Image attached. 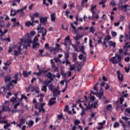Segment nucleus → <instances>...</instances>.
Wrapping results in <instances>:
<instances>
[{"label":"nucleus","instance_id":"obj_29","mask_svg":"<svg viewBox=\"0 0 130 130\" xmlns=\"http://www.w3.org/2000/svg\"><path fill=\"white\" fill-rule=\"evenodd\" d=\"M53 97H57V94L56 93V92H57V89L54 88L53 90Z\"/></svg>","mask_w":130,"mask_h":130},{"label":"nucleus","instance_id":"obj_15","mask_svg":"<svg viewBox=\"0 0 130 130\" xmlns=\"http://www.w3.org/2000/svg\"><path fill=\"white\" fill-rule=\"evenodd\" d=\"M56 103V102L55 101H53L50 99L49 101L48 105V106H52V105L55 104Z\"/></svg>","mask_w":130,"mask_h":130},{"label":"nucleus","instance_id":"obj_48","mask_svg":"<svg viewBox=\"0 0 130 130\" xmlns=\"http://www.w3.org/2000/svg\"><path fill=\"white\" fill-rule=\"evenodd\" d=\"M45 48H46V49L49 50L50 49V47H49V44L46 43L45 45Z\"/></svg>","mask_w":130,"mask_h":130},{"label":"nucleus","instance_id":"obj_33","mask_svg":"<svg viewBox=\"0 0 130 130\" xmlns=\"http://www.w3.org/2000/svg\"><path fill=\"white\" fill-rule=\"evenodd\" d=\"M70 36H67L65 39H64V42H69V41H70V42H72V41L71 40V39H70Z\"/></svg>","mask_w":130,"mask_h":130},{"label":"nucleus","instance_id":"obj_39","mask_svg":"<svg viewBox=\"0 0 130 130\" xmlns=\"http://www.w3.org/2000/svg\"><path fill=\"white\" fill-rule=\"evenodd\" d=\"M37 46H39V43H36L33 44L32 45L33 49L35 48H38Z\"/></svg>","mask_w":130,"mask_h":130},{"label":"nucleus","instance_id":"obj_59","mask_svg":"<svg viewBox=\"0 0 130 130\" xmlns=\"http://www.w3.org/2000/svg\"><path fill=\"white\" fill-rule=\"evenodd\" d=\"M66 59V66H68V64H70L71 66V62L69 61V59Z\"/></svg>","mask_w":130,"mask_h":130},{"label":"nucleus","instance_id":"obj_1","mask_svg":"<svg viewBox=\"0 0 130 130\" xmlns=\"http://www.w3.org/2000/svg\"><path fill=\"white\" fill-rule=\"evenodd\" d=\"M110 61L112 62L113 64H115V63H118V62H120L121 61V56L120 55L116 53L115 54V56L110 59Z\"/></svg>","mask_w":130,"mask_h":130},{"label":"nucleus","instance_id":"obj_8","mask_svg":"<svg viewBox=\"0 0 130 130\" xmlns=\"http://www.w3.org/2000/svg\"><path fill=\"white\" fill-rule=\"evenodd\" d=\"M109 44V47H113V48H115V46L116 45V43L114 42H112V41H109L108 42Z\"/></svg>","mask_w":130,"mask_h":130},{"label":"nucleus","instance_id":"obj_43","mask_svg":"<svg viewBox=\"0 0 130 130\" xmlns=\"http://www.w3.org/2000/svg\"><path fill=\"white\" fill-rule=\"evenodd\" d=\"M113 127L116 128V127H119V123L117 122H115L113 125Z\"/></svg>","mask_w":130,"mask_h":130},{"label":"nucleus","instance_id":"obj_41","mask_svg":"<svg viewBox=\"0 0 130 130\" xmlns=\"http://www.w3.org/2000/svg\"><path fill=\"white\" fill-rule=\"evenodd\" d=\"M89 32H90V33H94V32H95V28L93 26H91L89 29Z\"/></svg>","mask_w":130,"mask_h":130},{"label":"nucleus","instance_id":"obj_34","mask_svg":"<svg viewBox=\"0 0 130 130\" xmlns=\"http://www.w3.org/2000/svg\"><path fill=\"white\" fill-rule=\"evenodd\" d=\"M25 43H33V42L32 41V40L31 39H27L25 40Z\"/></svg>","mask_w":130,"mask_h":130},{"label":"nucleus","instance_id":"obj_49","mask_svg":"<svg viewBox=\"0 0 130 130\" xmlns=\"http://www.w3.org/2000/svg\"><path fill=\"white\" fill-rule=\"evenodd\" d=\"M80 123H81V121H80L79 120H75L74 121L75 125H78V124H80Z\"/></svg>","mask_w":130,"mask_h":130},{"label":"nucleus","instance_id":"obj_58","mask_svg":"<svg viewBox=\"0 0 130 130\" xmlns=\"http://www.w3.org/2000/svg\"><path fill=\"white\" fill-rule=\"evenodd\" d=\"M125 111L126 113H128V114H130V108H126Z\"/></svg>","mask_w":130,"mask_h":130},{"label":"nucleus","instance_id":"obj_7","mask_svg":"<svg viewBox=\"0 0 130 130\" xmlns=\"http://www.w3.org/2000/svg\"><path fill=\"white\" fill-rule=\"evenodd\" d=\"M117 73L118 79L119 81H120L121 82H122V81H123V74L121 75L120 74V71H119V70H118L117 72Z\"/></svg>","mask_w":130,"mask_h":130},{"label":"nucleus","instance_id":"obj_52","mask_svg":"<svg viewBox=\"0 0 130 130\" xmlns=\"http://www.w3.org/2000/svg\"><path fill=\"white\" fill-rule=\"evenodd\" d=\"M29 17L31 19V21L32 23L34 24V22L35 21V19H34V18H35V17H34V16H31V15H29Z\"/></svg>","mask_w":130,"mask_h":130},{"label":"nucleus","instance_id":"obj_16","mask_svg":"<svg viewBox=\"0 0 130 130\" xmlns=\"http://www.w3.org/2000/svg\"><path fill=\"white\" fill-rule=\"evenodd\" d=\"M3 113V111L0 110V123H6V124H8V121L5 120H1L3 117H2V114Z\"/></svg>","mask_w":130,"mask_h":130},{"label":"nucleus","instance_id":"obj_6","mask_svg":"<svg viewBox=\"0 0 130 130\" xmlns=\"http://www.w3.org/2000/svg\"><path fill=\"white\" fill-rule=\"evenodd\" d=\"M26 122V120L25 119L21 118L19 120V123L16 125V126H18L20 128L22 127L23 124H25V122Z\"/></svg>","mask_w":130,"mask_h":130},{"label":"nucleus","instance_id":"obj_14","mask_svg":"<svg viewBox=\"0 0 130 130\" xmlns=\"http://www.w3.org/2000/svg\"><path fill=\"white\" fill-rule=\"evenodd\" d=\"M119 109H121V111H123V110H124V109L122 108V105H119L118 104V103H117V107L116 110L117 111H118Z\"/></svg>","mask_w":130,"mask_h":130},{"label":"nucleus","instance_id":"obj_24","mask_svg":"<svg viewBox=\"0 0 130 130\" xmlns=\"http://www.w3.org/2000/svg\"><path fill=\"white\" fill-rule=\"evenodd\" d=\"M57 117L58 120H62V119H63V120H66V119H64V118L63 117L62 113L60 114V115H58Z\"/></svg>","mask_w":130,"mask_h":130},{"label":"nucleus","instance_id":"obj_3","mask_svg":"<svg viewBox=\"0 0 130 130\" xmlns=\"http://www.w3.org/2000/svg\"><path fill=\"white\" fill-rule=\"evenodd\" d=\"M129 5L126 4L125 5H119L118 9L120 11H122L124 10V12H126L127 11H129Z\"/></svg>","mask_w":130,"mask_h":130},{"label":"nucleus","instance_id":"obj_10","mask_svg":"<svg viewBox=\"0 0 130 130\" xmlns=\"http://www.w3.org/2000/svg\"><path fill=\"white\" fill-rule=\"evenodd\" d=\"M104 96V92L102 90H100V91L96 94V97H99V99H102V96Z\"/></svg>","mask_w":130,"mask_h":130},{"label":"nucleus","instance_id":"obj_26","mask_svg":"<svg viewBox=\"0 0 130 130\" xmlns=\"http://www.w3.org/2000/svg\"><path fill=\"white\" fill-rule=\"evenodd\" d=\"M34 124V121L33 120H29L28 121V126L27 127H32Z\"/></svg>","mask_w":130,"mask_h":130},{"label":"nucleus","instance_id":"obj_21","mask_svg":"<svg viewBox=\"0 0 130 130\" xmlns=\"http://www.w3.org/2000/svg\"><path fill=\"white\" fill-rule=\"evenodd\" d=\"M80 52H82L83 54H86V52H85V47L84 46H81L80 49H79Z\"/></svg>","mask_w":130,"mask_h":130},{"label":"nucleus","instance_id":"obj_5","mask_svg":"<svg viewBox=\"0 0 130 130\" xmlns=\"http://www.w3.org/2000/svg\"><path fill=\"white\" fill-rule=\"evenodd\" d=\"M27 9V6H24L23 8L17 10H11V12L12 13H13V12H14V14L13 15V16H16V14H19L20 13V12H23V11H24V10H26Z\"/></svg>","mask_w":130,"mask_h":130},{"label":"nucleus","instance_id":"obj_47","mask_svg":"<svg viewBox=\"0 0 130 130\" xmlns=\"http://www.w3.org/2000/svg\"><path fill=\"white\" fill-rule=\"evenodd\" d=\"M55 46H56V50L58 51L59 50H61V49H60V48H59L60 47V45L58 44H55Z\"/></svg>","mask_w":130,"mask_h":130},{"label":"nucleus","instance_id":"obj_31","mask_svg":"<svg viewBox=\"0 0 130 130\" xmlns=\"http://www.w3.org/2000/svg\"><path fill=\"white\" fill-rule=\"evenodd\" d=\"M97 105H98V101H95L94 102V104H91V106L93 108H96Z\"/></svg>","mask_w":130,"mask_h":130},{"label":"nucleus","instance_id":"obj_17","mask_svg":"<svg viewBox=\"0 0 130 130\" xmlns=\"http://www.w3.org/2000/svg\"><path fill=\"white\" fill-rule=\"evenodd\" d=\"M0 40L2 41H6V42H11V39L10 38H0ZM2 44V43L0 42V45Z\"/></svg>","mask_w":130,"mask_h":130},{"label":"nucleus","instance_id":"obj_4","mask_svg":"<svg viewBox=\"0 0 130 130\" xmlns=\"http://www.w3.org/2000/svg\"><path fill=\"white\" fill-rule=\"evenodd\" d=\"M39 19H40V22L41 25H46V22H47V19H48V17H40Z\"/></svg>","mask_w":130,"mask_h":130},{"label":"nucleus","instance_id":"obj_27","mask_svg":"<svg viewBox=\"0 0 130 130\" xmlns=\"http://www.w3.org/2000/svg\"><path fill=\"white\" fill-rule=\"evenodd\" d=\"M64 58L65 59H69L70 58V52L67 51L64 53Z\"/></svg>","mask_w":130,"mask_h":130},{"label":"nucleus","instance_id":"obj_42","mask_svg":"<svg viewBox=\"0 0 130 130\" xmlns=\"http://www.w3.org/2000/svg\"><path fill=\"white\" fill-rule=\"evenodd\" d=\"M92 105H88L86 108L84 109V110H89L90 109H92Z\"/></svg>","mask_w":130,"mask_h":130},{"label":"nucleus","instance_id":"obj_61","mask_svg":"<svg viewBox=\"0 0 130 130\" xmlns=\"http://www.w3.org/2000/svg\"><path fill=\"white\" fill-rule=\"evenodd\" d=\"M10 96H12V92H9L7 93V95H6V98H10Z\"/></svg>","mask_w":130,"mask_h":130},{"label":"nucleus","instance_id":"obj_23","mask_svg":"<svg viewBox=\"0 0 130 130\" xmlns=\"http://www.w3.org/2000/svg\"><path fill=\"white\" fill-rule=\"evenodd\" d=\"M25 25L26 27H30V26H32L33 27V26H34V23H32L31 21H27Z\"/></svg>","mask_w":130,"mask_h":130},{"label":"nucleus","instance_id":"obj_30","mask_svg":"<svg viewBox=\"0 0 130 130\" xmlns=\"http://www.w3.org/2000/svg\"><path fill=\"white\" fill-rule=\"evenodd\" d=\"M8 111H9V112H12V113H16V112H19V110H14V109H9Z\"/></svg>","mask_w":130,"mask_h":130},{"label":"nucleus","instance_id":"obj_20","mask_svg":"<svg viewBox=\"0 0 130 130\" xmlns=\"http://www.w3.org/2000/svg\"><path fill=\"white\" fill-rule=\"evenodd\" d=\"M96 5L93 6L91 7V8L90 9V11L92 14V15H96V12H95V11H94V9H96Z\"/></svg>","mask_w":130,"mask_h":130},{"label":"nucleus","instance_id":"obj_63","mask_svg":"<svg viewBox=\"0 0 130 130\" xmlns=\"http://www.w3.org/2000/svg\"><path fill=\"white\" fill-rule=\"evenodd\" d=\"M105 39L107 41H109V40L111 39V37H110V36H107V37L105 38Z\"/></svg>","mask_w":130,"mask_h":130},{"label":"nucleus","instance_id":"obj_50","mask_svg":"<svg viewBox=\"0 0 130 130\" xmlns=\"http://www.w3.org/2000/svg\"><path fill=\"white\" fill-rule=\"evenodd\" d=\"M92 19H96V20H98V19H99V16H98V14H92Z\"/></svg>","mask_w":130,"mask_h":130},{"label":"nucleus","instance_id":"obj_53","mask_svg":"<svg viewBox=\"0 0 130 130\" xmlns=\"http://www.w3.org/2000/svg\"><path fill=\"white\" fill-rule=\"evenodd\" d=\"M119 122H120V123H121L122 126H123V127L124 128H125V124H124V123H123V121H122V120H121V119H119Z\"/></svg>","mask_w":130,"mask_h":130},{"label":"nucleus","instance_id":"obj_35","mask_svg":"<svg viewBox=\"0 0 130 130\" xmlns=\"http://www.w3.org/2000/svg\"><path fill=\"white\" fill-rule=\"evenodd\" d=\"M41 90L42 91H44V92H47V86H45V85H43L42 86V88H41Z\"/></svg>","mask_w":130,"mask_h":130},{"label":"nucleus","instance_id":"obj_46","mask_svg":"<svg viewBox=\"0 0 130 130\" xmlns=\"http://www.w3.org/2000/svg\"><path fill=\"white\" fill-rule=\"evenodd\" d=\"M20 104H21V103L20 102H18L15 105H14V109H17L18 106H20Z\"/></svg>","mask_w":130,"mask_h":130},{"label":"nucleus","instance_id":"obj_9","mask_svg":"<svg viewBox=\"0 0 130 130\" xmlns=\"http://www.w3.org/2000/svg\"><path fill=\"white\" fill-rule=\"evenodd\" d=\"M7 90H12L14 88V84L12 82H9L6 85Z\"/></svg>","mask_w":130,"mask_h":130},{"label":"nucleus","instance_id":"obj_44","mask_svg":"<svg viewBox=\"0 0 130 130\" xmlns=\"http://www.w3.org/2000/svg\"><path fill=\"white\" fill-rule=\"evenodd\" d=\"M17 98H15V97H12L10 100L11 102H13L15 103V102H17Z\"/></svg>","mask_w":130,"mask_h":130},{"label":"nucleus","instance_id":"obj_62","mask_svg":"<svg viewBox=\"0 0 130 130\" xmlns=\"http://www.w3.org/2000/svg\"><path fill=\"white\" fill-rule=\"evenodd\" d=\"M124 60L126 61V62H129L130 60V57H126L124 58Z\"/></svg>","mask_w":130,"mask_h":130},{"label":"nucleus","instance_id":"obj_51","mask_svg":"<svg viewBox=\"0 0 130 130\" xmlns=\"http://www.w3.org/2000/svg\"><path fill=\"white\" fill-rule=\"evenodd\" d=\"M38 109L39 112H41V111H42L43 113H44V112H45V109H44V108H39Z\"/></svg>","mask_w":130,"mask_h":130},{"label":"nucleus","instance_id":"obj_28","mask_svg":"<svg viewBox=\"0 0 130 130\" xmlns=\"http://www.w3.org/2000/svg\"><path fill=\"white\" fill-rule=\"evenodd\" d=\"M41 26H42L41 24H39V26L37 28V30H41V31H45L46 29H45L44 27H41Z\"/></svg>","mask_w":130,"mask_h":130},{"label":"nucleus","instance_id":"obj_32","mask_svg":"<svg viewBox=\"0 0 130 130\" xmlns=\"http://www.w3.org/2000/svg\"><path fill=\"white\" fill-rule=\"evenodd\" d=\"M40 14L39 12H35V14L32 15V16L35 18H39Z\"/></svg>","mask_w":130,"mask_h":130},{"label":"nucleus","instance_id":"obj_12","mask_svg":"<svg viewBox=\"0 0 130 130\" xmlns=\"http://www.w3.org/2000/svg\"><path fill=\"white\" fill-rule=\"evenodd\" d=\"M87 3H88V0H82L81 3V6L83 8H88V5H87Z\"/></svg>","mask_w":130,"mask_h":130},{"label":"nucleus","instance_id":"obj_18","mask_svg":"<svg viewBox=\"0 0 130 130\" xmlns=\"http://www.w3.org/2000/svg\"><path fill=\"white\" fill-rule=\"evenodd\" d=\"M48 79H49L50 81H53V78H52V73L48 72L46 75Z\"/></svg>","mask_w":130,"mask_h":130},{"label":"nucleus","instance_id":"obj_36","mask_svg":"<svg viewBox=\"0 0 130 130\" xmlns=\"http://www.w3.org/2000/svg\"><path fill=\"white\" fill-rule=\"evenodd\" d=\"M23 75L24 77V78H28V73L26 71H23Z\"/></svg>","mask_w":130,"mask_h":130},{"label":"nucleus","instance_id":"obj_22","mask_svg":"<svg viewBox=\"0 0 130 130\" xmlns=\"http://www.w3.org/2000/svg\"><path fill=\"white\" fill-rule=\"evenodd\" d=\"M71 26L74 29V30H75L74 32L75 33V34H78V33L79 32V29L78 28L76 29V27L75 26H74V23H71Z\"/></svg>","mask_w":130,"mask_h":130},{"label":"nucleus","instance_id":"obj_38","mask_svg":"<svg viewBox=\"0 0 130 130\" xmlns=\"http://www.w3.org/2000/svg\"><path fill=\"white\" fill-rule=\"evenodd\" d=\"M47 33V29H45V30L42 31V36H46Z\"/></svg>","mask_w":130,"mask_h":130},{"label":"nucleus","instance_id":"obj_45","mask_svg":"<svg viewBox=\"0 0 130 130\" xmlns=\"http://www.w3.org/2000/svg\"><path fill=\"white\" fill-rule=\"evenodd\" d=\"M107 40H106L105 38L104 39V42L103 43V44L104 45H105V46H106V48H107V47H108V45H107V44H106V43H107Z\"/></svg>","mask_w":130,"mask_h":130},{"label":"nucleus","instance_id":"obj_11","mask_svg":"<svg viewBox=\"0 0 130 130\" xmlns=\"http://www.w3.org/2000/svg\"><path fill=\"white\" fill-rule=\"evenodd\" d=\"M73 61L76 62L78 59V54L77 53H73L72 54Z\"/></svg>","mask_w":130,"mask_h":130},{"label":"nucleus","instance_id":"obj_57","mask_svg":"<svg viewBox=\"0 0 130 130\" xmlns=\"http://www.w3.org/2000/svg\"><path fill=\"white\" fill-rule=\"evenodd\" d=\"M61 75L63 77V78H66L67 77V74L63 72V71H61Z\"/></svg>","mask_w":130,"mask_h":130},{"label":"nucleus","instance_id":"obj_64","mask_svg":"<svg viewBox=\"0 0 130 130\" xmlns=\"http://www.w3.org/2000/svg\"><path fill=\"white\" fill-rule=\"evenodd\" d=\"M109 108H112V105L110 104V105L107 106V109L108 111L110 110Z\"/></svg>","mask_w":130,"mask_h":130},{"label":"nucleus","instance_id":"obj_55","mask_svg":"<svg viewBox=\"0 0 130 130\" xmlns=\"http://www.w3.org/2000/svg\"><path fill=\"white\" fill-rule=\"evenodd\" d=\"M20 12V16L21 17H25V12H24V11H19Z\"/></svg>","mask_w":130,"mask_h":130},{"label":"nucleus","instance_id":"obj_56","mask_svg":"<svg viewBox=\"0 0 130 130\" xmlns=\"http://www.w3.org/2000/svg\"><path fill=\"white\" fill-rule=\"evenodd\" d=\"M122 119H123L125 121H127L128 119H129V118H128L127 117L123 116L122 117Z\"/></svg>","mask_w":130,"mask_h":130},{"label":"nucleus","instance_id":"obj_2","mask_svg":"<svg viewBox=\"0 0 130 130\" xmlns=\"http://www.w3.org/2000/svg\"><path fill=\"white\" fill-rule=\"evenodd\" d=\"M22 45H20V46H18L17 47V50H15L14 51V55L15 56H18V55H20V54H23V53L22 52Z\"/></svg>","mask_w":130,"mask_h":130},{"label":"nucleus","instance_id":"obj_19","mask_svg":"<svg viewBox=\"0 0 130 130\" xmlns=\"http://www.w3.org/2000/svg\"><path fill=\"white\" fill-rule=\"evenodd\" d=\"M51 17V20L52 22H55V13H53L52 14L50 15Z\"/></svg>","mask_w":130,"mask_h":130},{"label":"nucleus","instance_id":"obj_40","mask_svg":"<svg viewBox=\"0 0 130 130\" xmlns=\"http://www.w3.org/2000/svg\"><path fill=\"white\" fill-rule=\"evenodd\" d=\"M13 79H15V80L19 81V74H15V76L13 77Z\"/></svg>","mask_w":130,"mask_h":130},{"label":"nucleus","instance_id":"obj_25","mask_svg":"<svg viewBox=\"0 0 130 130\" xmlns=\"http://www.w3.org/2000/svg\"><path fill=\"white\" fill-rule=\"evenodd\" d=\"M82 37H83V36H81L80 35H79L78 34H77L76 36L74 38V40H75V41H78V40H79L80 38H82Z\"/></svg>","mask_w":130,"mask_h":130},{"label":"nucleus","instance_id":"obj_54","mask_svg":"<svg viewBox=\"0 0 130 130\" xmlns=\"http://www.w3.org/2000/svg\"><path fill=\"white\" fill-rule=\"evenodd\" d=\"M99 38V40L98 41V43H99V44H100V43H102V37H98Z\"/></svg>","mask_w":130,"mask_h":130},{"label":"nucleus","instance_id":"obj_13","mask_svg":"<svg viewBox=\"0 0 130 130\" xmlns=\"http://www.w3.org/2000/svg\"><path fill=\"white\" fill-rule=\"evenodd\" d=\"M12 80V77L10 76H6L5 77V83L6 84V83H8V82H11V80Z\"/></svg>","mask_w":130,"mask_h":130},{"label":"nucleus","instance_id":"obj_60","mask_svg":"<svg viewBox=\"0 0 130 130\" xmlns=\"http://www.w3.org/2000/svg\"><path fill=\"white\" fill-rule=\"evenodd\" d=\"M73 66H76V67H81V64L77 61H75V63L73 64Z\"/></svg>","mask_w":130,"mask_h":130},{"label":"nucleus","instance_id":"obj_37","mask_svg":"<svg viewBox=\"0 0 130 130\" xmlns=\"http://www.w3.org/2000/svg\"><path fill=\"white\" fill-rule=\"evenodd\" d=\"M52 80H48L44 83V85L46 87H48V85L51 83Z\"/></svg>","mask_w":130,"mask_h":130}]
</instances>
